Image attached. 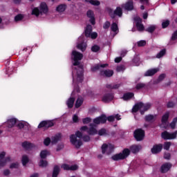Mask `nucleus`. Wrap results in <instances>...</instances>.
<instances>
[{
	"instance_id": "1",
	"label": "nucleus",
	"mask_w": 177,
	"mask_h": 177,
	"mask_svg": "<svg viewBox=\"0 0 177 177\" xmlns=\"http://www.w3.org/2000/svg\"><path fill=\"white\" fill-rule=\"evenodd\" d=\"M82 57H84V55L81 53L76 50L72 52L71 59L74 61L73 66H77L72 72L73 84H75L72 96L74 95V92L80 91V88L78 86L75 87V85L84 81V68L82 66H80V60H82Z\"/></svg>"
},
{
	"instance_id": "2",
	"label": "nucleus",
	"mask_w": 177,
	"mask_h": 177,
	"mask_svg": "<svg viewBox=\"0 0 177 177\" xmlns=\"http://www.w3.org/2000/svg\"><path fill=\"white\" fill-rule=\"evenodd\" d=\"M81 138H82V133L81 131H77L75 135L73 134L70 136V142L75 147L80 149L82 146Z\"/></svg>"
},
{
	"instance_id": "3",
	"label": "nucleus",
	"mask_w": 177,
	"mask_h": 177,
	"mask_svg": "<svg viewBox=\"0 0 177 177\" xmlns=\"http://www.w3.org/2000/svg\"><path fill=\"white\" fill-rule=\"evenodd\" d=\"M151 107V104L150 103L143 104L142 102H138L133 107L132 112L136 113L137 111H140V114L143 115L145 111H147Z\"/></svg>"
},
{
	"instance_id": "4",
	"label": "nucleus",
	"mask_w": 177,
	"mask_h": 177,
	"mask_svg": "<svg viewBox=\"0 0 177 177\" xmlns=\"http://www.w3.org/2000/svg\"><path fill=\"white\" fill-rule=\"evenodd\" d=\"M46 13H48V6L46 3H41L39 9L38 8H35L32 10V15H34L37 17H38L39 15H45Z\"/></svg>"
},
{
	"instance_id": "5",
	"label": "nucleus",
	"mask_w": 177,
	"mask_h": 177,
	"mask_svg": "<svg viewBox=\"0 0 177 177\" xmlns=\"http://www.w3.org/2000/svg\"><path fill=\"white\" fill-rule=\"evenodd\" d=\"M129 154H131V151L128 149H124L122 152L120 153H117L115 155H113L111 158L114 161H118L120 160H125Z\"/></svg>"
},
{
	"instance_id": "6",
	"label": "nucleus",
	"mask_w": 177,
	"mask_h": 177,
	"mask_svg": "<svg viewBox=\"0 0 177 177\" xmlns=\"http://www.w3.org/2000/svg\"><path fill=\"white\" fill-rule=\"evenodd\" d=\"M80 131H82V132L86 131L88 135H96V133H97V130H96L93 124H90V129L86 126L82 127Z\"/></svg>"
},
{
	"instance_id": "7",
	"label": "nucleus",
	"mask_w": 177,
	"mask_h": 177,
	"mask_svg": "<svg viewBox=\"0 0 177 177\" xmlns=\"http://www.w3.org/2000/svg\"><path fill=\"white\" fill-rule=\"evenodd\" d=\"M114 151V145L111 144H103L102 146V154H107L108 156Z\"/></svg>"
},
{
	"instance_id": "8",
	"label": "nucleus",
	"mask_w": 177,
	"mask_h": 177,
	"mask_svg": "<svg viewBox=\"0 0 177 177\" xmlns=\"http://www.w3.org/2000/svg\"><path fill=\"white\" fill-rule=\"evenodd\" d=\"M85 35L88 38H91L92 39H96L97 38V32H92V26L88 25L85 30Z\"/></svg>"
},
{
	"instance_id": "9",
	"label": "nucleus",
	"mask_w": 177,
	"mask_h": 177,
	"mask_svg": "<svg viewBox=\"0 0 177 177\" xmlns=\"http://www.w3.org/2000/svg\"><path fill=\"white\" fill-rule=\"evenodd\" d=\"M5 156H6V153L3 151L0 153V169L3 168V167H5L6 163L10 161V158L8 157L5 158Z\"/></svg>"
},
{
	"instance_id": "10",
	"label": "nucleus",
	"mask_w": 177,
	"mask_h": 177,
	"mask_svg": "<svg viewBox=\"0 0 177 177\" xmlns=\"http://www.w3.org/2000/svg\"><path fill=\"white\" fill-rule=\"evenodd\" d=\"M168 118H169V112H167L162 117V123L160 124V128H168Z\"/></svg>"
},
{
	"instance_id": "11",
	"label": "nucleus",
	"mask_w": 177,
	"mask_h": 177,
	"mask_svg": "<svg viewBox=\"0 0 177 177\" xmlns=\"http://www.w3.org/2000/svg\"><path fill=\"white\" fill-rule=\"evenodd\" d=\"M177 132L174 133H169L167 131H165L162 133V138L166 140H171V139H176Z\"/></svg>"
},
{
	"instance_id": "12",
	"label": "nucleus",
	"mask_w": 177,
	"mask_h": 177,
	"mask_svg": "<svg viewBox=\"0 0 177 177\" xmlns=\"http://www.w3.org/2000/svg\"><path fill=\"white\" fill-rule=\"evenodd\" d=\"M134 138L138 140V142L140 140H143V138H145V131L138 129L134 131Z\"/></svg>"
},
{
	"instance_id": "13",
	"label": "nucleus",
	"mask_w": 177,
	"mask_h": 177,
	"mask_svg": "<svg viewBox=\"0 0 177 177\" xmlns=\"http://www.w3.org/2000/svg\"><path fill=\"white\" fill-rule=\"evenodd\" d=\"M107 121V118H106V115H102L98 118H96L93 120V123L95 125H99V124H104Z\"/></svg>"
},
{
	"instance_id": "14",
	"label": "nucleus",
	"mask_w": 177,
	"mask_h": 177,
	"mask_svg": "<svg viewBox=\"0 0 177 177\" xmlns=\"http://www.w3.org/2000/svg\"><path fill=\"white\" fill-rule=\"evenodd\" d=\"M134 21L136 22V27L138 31H143L145 30V26L142 24V19L139 17H136L134 18Z\"/></svg>"
},
{
	"instance_id": "15",
	"label": "nucleus",
	"mask_w": 177,
	"mask_h": 177,
	"mask_svg": "<svg viewBox=\"0 0 177 177\" xmlns=\"http://www.w3.org/2000/svg\"><path fill=\"white\" fill-rule=\"evenodd\" d=\"M61 167L64 169V171H76V169H78V166L77 165L70 166L67 164H64Z\"/></svg>"
},
{
	"instance_id": "16",
	"label": "nucleus",
	"mask_w": 177,
	"mask_h": 177,
	"mask_svg": "<svg viewBox=\"0 0 177 177\" xmlns=\"http://www.w3.org/2000/svg\"><path fill=\"white\" fill-rule=\"evenodd\" d=\"M171 167L172 165L171 163H165L161 166V172L165 174V172H168Z\"/></svg>"
},
{
	"instance_id": "17",
	"label": "nucleus",
	"mask_w": 177,
	"mask_h": 177,
	"mask_svg": "<svg viewBox=\"0 0 177 177\" xmlns=\"http://www.w3.org/2000/svg\"><path fill=\"white\" fill-rule=\"evenodd\" d=\"M114 15H115L116 16H118L119 17H121V16H122V10L121 9V8L118 7L113 12H110V16L111 17H114Z\"/></svg>"
},
{
	"instance_id": "18",
	"label": "nucleus",
	"mask_w": 177,
	"mask_h": 177,
	"mask_svg": "<svg viewBox=\"0 0 177 177\" xmlns=\"http://www.w3.org/2000/svg\"><path fill=\"white\" fill-rule=\"evenodd\" d=\"M130 150L134 154H136V153H139V151H140V150H142V145H132L130 147Z\"/></svg>"
},
{
	"instance_id": "19",
	"label": "nucleus",
	"mask_w": 177,
	"mask_h": 177,
	"mask_svg": "<svg viewBox=\"0 0 177 177\" xmlns=\"http://www.w3.org/2000/svg\"><path fill=\"white\" fill-rule=\"evenodd\" d=\"M158 71H160L159 68L149 69L145 73V77H151V75H154V74L158 73Z\"/></svg>"
},
{
	"instance_id": "20",
	"label": "nucleus",
	"mask_w": 177,
	"mask_h": 177,
	"mask_svg": "<svg viewBox=\"0 0 177 177\" xmlns=\"http://www.w3.org/2000/svg\"><path fill=\"white\" fill-rule=\"evenodd\" d=\"M161 150H162V145H158L153 147L151 152L153 154H157V153H160Z\"/></svg>"
},
{
	"instance_id": "21",
	"label": "nucleus",
	"mask_w": 177,
	"mask_h": 177,
	"mask_svg": "<svg viewBox=\"0 0 177 177\" xmlns=\"http://www.w3.org/2000/svg\"><path fill=\"white\" fill-rule=\"evenodd\" d=\"M17 122V119L11 118L7 120L6 124L8 125V128H13L16 123Z\"/></svg>"
},
{
	"instance_id": "22",
	"label": "nucleus",
	"mask_w": 177,
	"mask_h": 177,
	"mask_svg": "<svg viewBox=\"0 0 177 177\" xmlns=\"http://www.w3.org/2000/svg\"><path fill=\"white\" fill-rule=\"evenodd\" d=\"M122 6L125 10H132V9H133V2L128 1L126 4H123Z\"/></svg>"
},
{
	"instance_id": "23",
	"label": "nucleus",
	"mask_w": 177,
	"mask_h": 177,
	"mask_svg": "<svg viewBox=\"0 0 177 177\" xmlns=\"http://www.w3.org/2000/svg\"><path fill=\"white\" fill-rule=\"evenodd\" d=\"M87 17L90 19V21L91 24H95V15L93 14V11L88 10L87 11Z\"/></svg>"
},
{
	"instance_id": "24",
	"label": "nucleus",
	"mask_w": 177,
	"mask_h": 177,
	"mask_svg": "<svg viewBox=\"0 0 177 177\" xmlns=\"http://www.w3.org/2000/svg\"><path fill=\"white\" fill-rule=\"evenodd\" d=\"M114 97L113 94H106L102 97V102L104 103H109V102H111V100Z\"/></svg>"
},
{
	"instance_id": "25",
	"label": "nucleus",
	"mask_w": 177,
	"mask_h": 177,
	"mask_svg": "<svg viewBox=\"0 0 177 177\" xmlns=\"http://www.w3.org/2000/svg\"><path fill=\"white\" fill-rule=\"evenodd\" d=\"M111 30L114 32V35L118 34V24L117 23H113L111 26Z\"/></svg>"
},
{
	"instance_id": "26",
	"label": "nucleus",
	"mask_w": 177,
	"mask_h": 177,
	"mask_svg": "<svg viewBox=\"0 0 177 177\" xmlns=\"http://www.w3.org/2000/svg\"><path fill=\"white\" fill-rule=\"evenodd\" d=\"M101 75H104V77H111L114 72L111 70L102 71L100 73Z\"/></svg>"
},
{
	"instance_id": "27",
	"label": "nucleus",
	"mask_w": 177,
	"mask_h": 177,
	"mask_svg": "<svg viewBox=\"0 0 177 177\" xmlns=\"http://www.w3.org/2000/svg\"><path fill=\"white\" fill-rule=\"evenodd\" d=\"M157 119V115H148L145 116V121L148 122H154V120Z\"/></svg>"
},
{
	"instance_id": "28",
	"label": "nucleus",
	"mask_w": 177,
	"mask_h": 177,
	"mask_svg": "<svg viewBox=\"0 0 177 177\" xmlns=\"http://www.w3.org/2000/svg\"><path fill=\"white\" fill-rule=\"evenodd\" d=\"M107 66H109V64H101V65L97 64V65H95L94 66H93L91 68V70H92V71H96V70H100V67L102 68H104V67H107Z\"/></svg>"
},
{
	"instance_id": "29",
	"label": "nucleus",
	"mask_w": 177,
	"mask_h": 177,
	"mask_svg": "<svg viewBox=\"0 0 177 177\" xmlns=\"http://www.w3.org/2000/svg\"><path fill=\"white\" fill-rule=\"evenodd\" d=\"M75 101V98L74 97H70L67 102H66V104L68 107V109H71L73 107V106H74V102Z\"/></svg>"
},
{
	"instance_id": "30",
	"label": "nucleus",
	"mask_w": 177,
	"mask_h": 177,
	"mask_svg": "<svg viewBox=\"0 0 177 177\" xmlns=\"http://www.w3.org/2000/svg\"><path fill=\"white\" fill-rule=\"evenodd\" d=\"M22 147H24V149H26V150H28L29 149H32V147H34V145L28 142H24L22 143Z\"/></svg>"
},
{
	"instance_id": "31",
	"label": "nucleus",
	"mask_w": 177,
	"mask_h": 177,
	"mask_svg": "<svg viewBox=\"0 0 177 177\" xmlns=\"http://www.w3.org/2000/svg\"><path fill=\"white\" fill-rule=\"evenodd\" d=\"M133 96H134L133 93H127L123 95L122 99L124 100H129L132 99V97H133Z\"/></svg>"
},
{
	"instance_id": "32",
	"label": "nucleus",
	"mask_w": 177,
	"mask_h": 177,
	"mask_svg": "<svg viewBox=\"0 0 177 177\" xmlns=\"http://www.w3.org/2000/svg\"><path fill=\"white\" fill-rule=\"evenodd\" d=\"M77 49H80L82 50V52H84L86 49V43H82V44H78L77 45Z\"/></svg>"
},
{
	"instance_id": "33",
	"label": "nucleus",
	"mask_w": 177,
	"mask_h": 177,
	"mask_svg": "<svg viewBox=\"0 0 177 177\" xmlns=\"http://www.w3.org/2000/svg\"><path fill=\"white\" fill-rule=\"evenodd\" d=\"M50 153L48 150H43L40 152L41 158H46L48 156H49Z\"/></svg>"
},
{
	"instance_id": "34",
	"label": "nucleus",
	"mask_w": 177,
	"mask_h": 177,
	"mask_svg": "<svg viewBox=\"0 0 177 177\" xmlns=\"http://www.w3.org/2000/svg\"><path fill=\"white\" fill-rule=\"evenodd\" d=\"M59 172H60V167L59 166H55L53 171V177H57Z\"/></svg>"
},
{
	"instance_id": "35",
	"label": "nucleus",
	"mask_w": 177,
	"mask_h": 177,
	"mask_svg": "<svg viewBox=\"0 0 177 177\" xmlns=\"http://www.w3.org/2000/svg\"><path fill=\"white\" fill-rule=\"evenodd\" d=\"M56 10L57 12H59V13H61L62 12H64V10H66V5L61 4L57 7Z\"/></svg>"
},
{
	"instance_id": "36",
	"label": "nucleus",
	"mask_w": 177,
	"mask_h": 177,
	"mask_svg": "<svg viewBox=\"0 0 177 177\" xmlns=\"http://www.w3.org/2000/svg\"><path fill=\"white\" fill-rule=\"evenodd\" d=\"M83 102H84V100L82 99V97L77 98L76 103H75L76 109H78V107H81Z\"/></svg>"
},
{
	"instance_id": "37",
	"label": "nucleus",
	"mask_w": 177,
	"mask_h": 177,
	"mask_svg": "<svg viewBox=\"0 0 177 177\" xmlns=\"http://www.w3.org/2000/svg\"><path fill=\"white\" fill-rule=\"evenodd\" d=\"M86 2H89L91 5L94 6H99L100 5V1L97 0H85Z\"/></svg>"
},
{
	"instance_id": "38",
	"label": "nucleus",
	"mask_w": 177,
	"mask_h": 177,
	"mask_svg": "<svg viewBox=\"0 0 177 177\" xmlns=\"http://www.w3.org/2000/svg\"><path fill=\"white\" fill-rule=\"evenodd\" d=\"M28 161H30V160L28 159V156H27L26 155H24L21 159L22 165H27Z\"/></svg>"
},
{
	"instance_id": "39",
	"label": "nucleus",
	"mask_w": 177,
	"mask_h": 177,
	"mask_svg": "<svg viewBox=\"0 0 177 177\" xmlns=\"http://www.w3.org/2000/svg\"><path fill=\"white\" fill-rule=\"evenodd\" d=\"M24 19V15L18 14L15 17V21H21Z\"/></svg>"
},
{
	"instance_id": "40",
	"label": "nucleus",
	"mask_w": 177,
	"mask_h": 177,
	"mask_svg": "<svg viewBox=\"0 0 177 177\" xmlns=\"http://www.w3.org/2000/svg\"><path fill=\"white\" fill-rule=\"evenodd\" d=\"M60 135H58V136H55V137H53L52 138V140H51V143L53 145H55V143H57L59 142V140H60Z\"/></svg>"
},
{
	"instance_id": "41",
	"label": "nucleus",
	"mask_w": 177,
	"mask_h": 177,
	"mask_svg": "<svg viewBox=\"0 0 177 177\" xmlns=\"http://www.w3.org/2000/svg\"><path fill=\"white\" fill-rule=\"evenodd\" d=\"M119 86H120V84L106 85V88H108V89H118Z\"/></svg>"
},
{
	"instance_id": "42",
	"label": "nucleus",
	"mask_w": 177,
	"mask_h": 177,
	"mask_svg": "<svg viewBox=\"0 0 177 177\" xmlns=\"http://www.w3.org/2000/svg\"><path fill=\"white\" fill-rule=\"evenodd\" d=\"M30 125L27 122H21L17 124V127L21 129L24 127H28Z\"/></svg>"
},
{
	"instance_id": "43",
	"label": "nucleus",
	"mask_w": 177,
	"mask_h": 177,
	"mask_svg": "<svg viewBox=\"0 0 177 177\" xmlns=\"http://www.w3.org/2000/svg\"><path fill=\"white\" fill-rule=\"evenodd\" d=\"M98 135L100 136H106L107 135V131L105 129H101L98 131Z\"/></svg>"
},
{
	"instance_id": "44",
	"label": "nucleus",
	"mask_w": 177,
	"mask_h": 177,
	"mask_svg": "<svg viewBox=\"0 0 177 177\" xmlns=\"http://www.w3.org/2000/svg\"><path fill=\"white\" fill-rule=\"evenodd\" d=\"M39 167H41L42 168L48 166V162L46 160H41L39 162Z\"/></svg>"
},
{
	"instance_id": "45",
	"label": "nucleus",
	"mask_w": 177,
	"mask_h": 177,
	"mask_svg": "<svg viewBox=\"0 0 177 177\" xmlns=\"http://www.w3.org/2000/svg\"><path fill=\"white\" fill-rule=\"evenodd\" d=\"M176 124H177V118H175L170 124V127L171 129H175V127H176Z\"/></svg>"
},
{
	"instance_id": "46",
	"label": "nucleus",
	"mask_w": 177,
	"mask_h": 177,
	"mask_svg": "<svg viewBox=\"0 0 177 177\" xmlns=\"http://www.w3.org/2000/svg\"><path fill=\"white\" fill-rule=\"evenodd\" d=\"M154 30H156V26L151 25L149 27H148L146 29V31H147L148 32H153V31H154Z\"/></svg>"
},
{
	"instance_id": "47",
	"label": "nucleus",
	"mask_w": 177,
	"mask_h": 177,
	"mask_svg": "<svg viewBox=\"0 0 177 177\" xmlns=\"http://www.w3.org/2000/svg\"><path fill=\"white\" fill-rule=\"evenodd\" d=\"M92 52H99L100 50V47L97 45H94L91 47Z\"/></svg>"
},
{
	"instance_id": "48",
	"label": "nucleus",
	"mask_w": 177,
	"mask_h": 177,
	"mask_svg": "<svg viewBox=\"0 0 177 177\" xmlns=\"http://www.w3.org/2000/svg\"><path fill=\"white\" fill-rule=\"evenodd\" d=\"M164 55H165V49L162 50L160 53H158L156 55V57L158 59H160V57H162V56H164Z\"/></svg>"
},
{
	"instance_id": "49",
	"label": "nucleus",
	"mask_w": 177,
	"mask_h": 177,
	"mask_svg": "<svg viewBox=\"0 0 177 177\" xmlns=\"http://www.w3.org/2000/svg\"><path fill=\"white\" fill-rule=\"evenodd\" d=\"M91 121L92 119H91L90 118H86L82 120V122L84 124H89V122H91Z\"/></svg>"
},
{
	"instance_id": "50",
	"label": "nucleus",
	"mask_w": 177,
	"mask_h": 177,
	"mask_svg": "<svg viewBox=\"0 0 177 177\" xmlns=\"http://www.w3.org/2000/svg\"><path fill=\"white\" fill-rule=\"evenodd\" d=\"M10 168L13 169L15 168H19V162H13L10 165Z\"/></svg>"
},
{
	"instance_id": "51",
	"label": "nucleus",
	"mask_w": 177,
	"mask_h": 177,
	"mask_svg": "<svg viewBox=\"0 0 177 177\" xmlns=\"http://www.w3.org/2000/svg\"><path fill=\"white\" fill-rule=\"evenodd\" d=\"M165 150H169V147H171V143L169 142H167L164 144Z\"/></svg>"
},
{
	"instance_id": "52",
	"label": "nucleus",
	"mask_w": 177,
	"mask_h": 177,
	"mask_svg": "<svg viewBox=\"0 0 177 177\" xmlns=\"http://www.w3.org/2000/svg\"><path fill=\"white\" fill-rule=\"evenodd\" d=\"M50 127H53V122L46 121V128H50Z\"/></svg>"
},
{
	"instance_id": "53",
	"label": "nucleus",
	"mask_w": 177,
	"mask_h": 177,
	"mask_svg": "<svg viewBox=\"0 0 177 177\" xmlns=\"http://www.w3.org/2000/svg\"><path fill=\"white\" fill-rule=\"evenodd\" d=\"M169 26V21H165L162 23V28H167Z\"/></svg>"
},
{
	"instance_id": "54",
	"label": "nucleus",
	"mask_w": 177,
	"mask_h": 177,
	"mask_svg": "<svg viewBox=\"0 0 177 177\" xmlns=\"http://www.w3.org/2000/svg\"><path fill=\"white\" fill-rule=\"evenodd\" d=\"M167 107L168 109H171L172 107H174L175 106V102H172V101H170L167 103Z\"/></svg>"
},
{
	"instance_id": "55",
	"label": "nucleus",
	"mask_w": 177,
	"mask_h": 177,
	"mask_svg": "<svg viewBox=\"0 0 177 177\" xmlns=\"http://www.w3.org/2000/svg\"><path fill=\"white\" fill-rule=\"evenodd\" d=\"M137 44H138V46H145L146 45V41L141 40L138 41Z\"/></svg>"
},
{
	"instance_id": "56",
	"label": "nucleus",
	"mask_w": 177,
	"mask_h": 177,
	"mask_svg": "<svg viewBox=\"0 0 177 177\" xmlns=\"http://www.w3.org/2000/svg\"><path fill=\"white\" fill-rule=\"evenodd\" d=\"M80 120L79 118H78V115H73V122H78V121Z\"/></svg>"
},
{
	"instance_id": "57",
	"label": "nucleus",
	"mask_w": 177,
	"mask_h": 177,
	"mask_svg": "<svg viewBox=\"0 0 177 177\" xmlns=\"http://www.w3.org/2000/svg\"><path fill=\"white\" fill-rule=\"evenodd\" d=\"M46 128V121H43L40 122V124L38 125V128Z\"/></svg>"
},
{
	"instance_id": "58",
	"label": "nucleus",
	"mask_w": 177,
	"mask_h": 177,
	"mask_svg": "<svg viewBox=\"0 0 177 177\" xmlns=\"http://www.w3.org/2000/svg\"><path fill=\"white\" fill-rule=\"evenodd\" d=\"M44 143L45 145V146H49L50 143V138H47L44 140Z\"/></svg>"
},
{
	"instance_id": "59",
	"label": "nucleus",
	"mask_w": 177,
	"mask_h": 177,
	"mask_svg": "<svg viewBox=\"0 0 177 177\" xmlns=\"http://www.w3.org/2000/svg\"><path fill=\"white\" fill-rule=\"evenodd\" d=\"M107 120H108V121H109V122H113V121H114V120H115V116L111 115V116L108 117Z\"/></svg>"
},
{
	"instance_id": "60",
	"label": "nucleus",
	"mask_w": 177,
	"mask_h": 177,
	"mask_svg": "<svg viewBox=\"0 0 177 177\" xmlns=\"http://www.w3.org/2000/svg\"><path fill=\"white\" fill-rule=\"evenodd\" d=\"M116 70L118 72L124 71V70H125V67H124V66H119L117 67Z\"/></svg>"
},
{
	"instance_id": "61",
	"label": "nucleus",
	"mask_w": 177,
	"mask_h": 177,
	"mask_svg": "<svg viewBox=\"0 0 177 177\" xmlns=\"http://www.w3.org/2000/svg\"><path fill=\"white\" fill-rule=\"evenodd\" d=\"M142 88H145V84L140 83V84H137V86H136L137 89H142Z\"/></svg>"
},
{
	"instance_id": "62",
	"label": "nucleus",
	"mask_w": 177,
	"mask_h": 177,
	"mask_svg": "<svg viewBox=\"0 0 177 177\" xmlns=\"http://www.w3.org/2000/svg\"><path fill=\"white\" fill-rule=\"evenodd\" d=\"M82 139L84 142H89V140H91V138L88 136H83Z\"/></svg>"
},
{
	"instance_id": "63",
	"label": "nucleus",
	"mask_w": 177,
	"mask_h": 177,
	"mask_svg": "<svg viewBox=\"0 0 177 177\" xmlns=\"http://www.w3.org/2000/svg\"><path fill=\"white\" fill-rule=\"evenodd\" d=\"M164 158H165V160H169V158H171V154L169 153H165Z\"/></svg>"
},
{
	"instance_id": "64",
	"label": "nucleus",
	"mask_w": 177,
	"mask_h": 177,
	"mask_svg": "<svg viewBox=\"0 0 177 177\" xmlns=\"http://www.w3.org/2000/svg\"><path fill=\"white\" fill-rule=\"evenodd\" d=\"M109 27H110V22H105V24H104V28H109Z\"/></svg>"
}]
</instances>
